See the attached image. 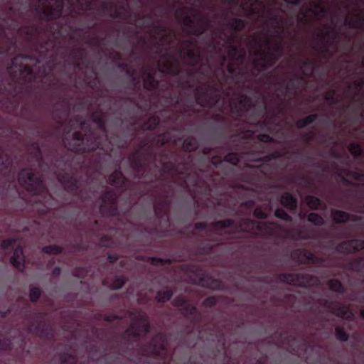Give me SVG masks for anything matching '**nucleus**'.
<instances>
[{
    "label": "nucleus",
    "instance_id": "nucleus-1",
    "mask_svg": "<svg viewBox=\"0 0 364 364\" xmlns=\"http://www.w3.org/2000/svg\"><path fill=\"white\" fill-rule=\"evenodd\" d=\"M254 68L247 70L232 63L231 60L227 66V74L225 70L220 69V75L216 76L218 85H208L197 86L195 89L196 102L204 108H213L218 105V109L221 112L224 109V103L219 105L223 95L229 97L232 92L237 97L235 102H230V111L237 117L238 121L247 123L264 129L267 124H272L277 115L273 114L270 119H263L267 107L263 103L258 109H254L253 116L247 118L250 110L255 108V104L252 97L243 92H237L240 87H245L247 84L254 82L256 79L252 77Z\"/></svg>",
    "mask_w": 364,
    "mask_h": 364
},
{
    "label": "nucleus",
    "instance_id": "nucleus-2",
    "mask_svg": "<svg viewBox=\"0 0 364 364\" xmlns=\"http://www.w3.org/2000/svg\"><path fill=\"white\" fill-rule=\"evenodd\" d=\"M33 60L36 63H39L40 60L36 57H33L31 54H20L11 60V65L9 68L10 78L7 83L4 82L5 75L0 70V76L2 80L0 83H3L7 88V92L4 94L1 97L7 96L11 99H15L19 102L18 97L23 93V87L18 85V80L22 83H30L37 80V75L32 66L29 65H19L17 66L19 60Z\"/></svg>",
    "mask_w": 364,
    "mask_h": 364
},
{
    "label": "nucleus",
    "instance_id": "nucleus-3",
    "mask_svg": "<svg viewBox=\"0 0 364 364\" xmlns=\"http://www.w3.org/2000/svg\"><path fill=\"white\" fill-rule=\"evenodd\" d=\"M162 171L164 173L172 172L179 175L183 178L181 186L191 191L193 189L203 188L205 192L210 191V183L213 182L211 173L202 170L190 171V164L186 161H182L177 165L168 161L164 163Z\"/></svg>",
    "mask_w": 364,
    "mask_h": 364
},
{
    "label": "nucleus",
    "instance_id": "nucleus-4",
    "mask_svg": "<svg viewBox=\"0 0 364 364\" xmlns=\"http://www.w3.org/2000/svg\"><path fill=\"white\" fill-rule=\"evenodd\" d=\"M151 324L148 316L144 312H139L136 318V322L130 325L122 334L121 341L114 346V350L117 354L116 359L120 356H132L135 352L133 342L139 346V339L146 336L151 331Z\"/></svg>",
    "mask_w": 364,
    "mask_h": 364
},
{
    "label": "nucleus",
    "instance_id": "nucleus-5",
    "mask_svg": "<svg viewBox=\"0 0 364 364\" xmlns=\"http://www.w3.org/2000/svg\"><path fill=\"white\" fill-rule=\"evenodd\" d=\"M18 181L28 192L39 198V202L46 208H51L55 199L49 192L44 180L31 168H22L18 174Z\"/></svg>",
    "mask_w": 364,
    "mask_h": 364
},
{
    "label": "nucleus",
    "instance_id": "nucleus-6",
    "mask_svg": "<svg viewBox=\"0 0 364 364\" xmlns=\"http://www.w3.org/2000/svg\"><path fill=\"white\" fill-rule=\"evenodd\" d=\"M73 140V142L68 143V149L73 153L82 154L94 152L97 149L103 153L106 152L102 146L101 136L91 127H87L85 133L81 131L74 132Z\"/></svg>",
    "mask_w": 364,
    "mask_h": 364
},
{
    "label": "nucleus",
    "instance_id": "nucleus-7",
    "mask_svg": "<svg viewBox=\"0 0 364 364\" xmlns=\"http://www.w3.org/2000/svg\"><path fill=\"white\" fill-rule=\"evenodd\" d=\"M237 228L242 232L252 233L268 238L278 237L283 231V226L277 222H258L249 218H241Z\"/></svg>",
    "mask_w": 364,
    "mask_h": 364
},
{
    "label": "nucleus",
    "instance_id": "nucleus-8",
    "mask_svg": "<svg viewBox=\"0 0 364 364\" xmlns=\"http://www.w3.org/2000/svg\"><path fill=\"white\" fill-rule=\"evenodd\" d=\"M167 335L164 332L156 333L150 341L139 346V354L146 359L153 358L165 362L167 358Z\"/></svg>",
    "mask_w": 364,
    "mask_h": 364
},
{
    "label": "nucleus",
    "instance_id": "nucleus-9",
    "mask_svg": "<svg viewBox=\"0 0 364 364\" xmlns=\"http://www.w3.org/2000/svg\"><path fill=\"white\" fill-rule=\"evenodd\" d=\"M63 9V0H55V6L50 5L44 9H40L39 6H38L36 8V11L38 16L39 20L52 23V26H50V31L60 33L62 29V25L58 23L57 20L62 17Z\"/></svg>",
    "mask_w": 364,
    "mask_h": 364
},
{
    "label": "nucleus",
    "instance_id": "nucleus-10",
    "mask_svg": "<svg viewBox=\"0 0 364 364\" xmlns=\"http://www.w3.org/2000/svg\"><path fill=\"white\" fill-rule=\"evenodd\" d=\"M23 318L31 321L27 328L28 333L34 334L41 338H50L53 337V328L43 321L42 313H30L28 309L23 312Z\"/></svg>",
    "mask_w": 364,
    "mask_h": 364
},
{
    "label": "nucleus",
    "instance_id": "nucleus-11",
    "mask_svg": "<svg viewBox=\"0 0 364 364\" xmlns=\"http://www.w3.org/2000/svg\"><path fill=\"white\" fill-rule=\"evenodd\" d=\"M255 55L256 58L252 60L254 79H257L261 73L273 67L281 58V55H277L270 49L267 50L259 49L255 52Z\"/></svg>",
    "mask_w": 364,
    "mask_h": 364
},
{
    "label": "nucleus",
    "instance_id": "nucleus-12",
    "mask_svg": "<svg viewBox=\"0 0 364 364\" xmlns=\"http://www.w3.org/2000/svg\"><path fill=\"white\" fill-rule=\"evenodd\" d=\"M20 31L24 34L28 42L36 46V50L40 53L41 58L46 57L48 52L54 48V41L50 38L41 41L38 40V35L41 31L39 27L36 26H24L21 27Z\"/></svg>",
    "mask_w": 364,
    "mask_h": 364
},
{
    "label": "nucleus",
    "instance_id": "nucleus-13",
    "mask_svg": "<svg viewBox=\"0 0 364 364\" xmlns=\"http://www.w3.org/2000/svg\"><path fill=\"white\" fill-rule=\"evenodd\" d=\"M283 154L278 151L265 155L257 159L255 161L262 164L257 167V169L252 171L250 181L252 184L259 183L263 176H267L272 173V166L270 162L274 159L282 158Z\"/></svg>",
    "mask_w": 364,
    "mask_h": 364
},
{
    "label": "nucleus",
    "instance_id": "nucleus-14",
    "mask_svg": "<svg viewBox=\"0 0 364 364\" xmlns=\"http://www.w3.org/2000/svg\"><path fill=\"white\" fill-rule=\"evenodd\" d=\"M235 225L233 219H225L215 221L210 224L211 230H216L214 235L210 236L209 240L215 244V245L223 243L224 238L235 237V232L230 230H223V229L232 228Z\"/></svg>",
    "mask_w": 364,
    "mask_h": 364
},
{
    "label": "nucleus",
    "instance_id": "nucleus-15",
    "mask_svg": "<svg viewBox=\"0 0 364 364\" xmlns=\"http://www.w3.org/2000/svg\"><path fill=\"white\" fill-rule=\"evenodd\" d=\"M164 194L159 196L154 204V212L159 219H165L168 223V213L171 207V199L169 194L173 193V188L167 185L163 188Z\"/></svg>",
    "mask_w": 364,
    "mask_h": 364
},
{
    "label": "nucleus",
    "instance_id": "nucleus-16",
    "mask_svg": "<svg viewBox=\"0 0 364 364\" xmlns=\"http://www.w3.org/2000/svg\"><path fill=\"white\" fill-rule=\"evenodd\" d=\"M102 204L100 206V213L105 217H114L119 215L117 207L118 195L114 190H107L100 197Z\"/></svg>",
    "mask_w": 364,
    "mask_h": 364
},
{
    "label": "nucleus",
    "instance_id": "nucleus-17",
    "mask_svg": "<svg viewBox=\"0 0 364 364\" xmlns=\"http://www.w3.org/2000/svg\"><path fill=\"white\" fill-rule=\"evenodd\" d=\"M58 179L66 192L84 200L80 179L76 174L64 172L58 174Z\"/></svg>",
    "mask_w": 364,
    "mask_h": 364
},
{
    "label": "nucleus",
    "instance_id": "nucleus-18",
    "mask_svg": "<svg viewBox=\"0 0 364 364\" xmlns=\"http://www.w3.org/2000/svg\"><path fill=\"white\" fill-rule=\"evenodd\" d=\"M275 278L279 283L306 287L312 285L314 277L309 274L281 273Z\"/></svg>",
    "mask_w": 364,
    "mask_h": 364
},
{
    "label": "nucleus",
    "instance_id": "nucleus-19",
    "mask_svg": "<svg viewBox=\"0 0 364 364\" xmlns=\"http://www.w3.org/2000/svg\"><path fill=\"white\" fill-rule=\"evenodd\" d=\"M144 88L148 91L159 92L164 95L170 88L168 82H161L156 78V70L149 68L144 78Z\"/></svg>",
    "mask_w": 364,
    "mask_h": 364
},
{
    "label": "nucleus",
    "instance_id": "nucleus-20",
    "mask_svg": "<svg viewBox=\"0 0 364 364\" xmlns=\"http://www.w3.org/2000/svg\"><path fill=\"white\" fill-rule=\"evenodd\" d=\"M162 57L164 58V60L159 62V71L162 74L178 76L181 73V65L178 59L168 54H164Z\"/></svg>",
    "mask_w": 364,
    "mask_h": 364
},
{
    "label": "nucleus",
    "instance_id": "nucleus-21",
    "mask_svg": "<svg viewBox=\"0 0 364 364\" xmlns=\"http://www.w3.org/2000/svg\"><path fill=\"white\" fill-rule=\"evenodd\" d=\"M131 168L134 171V178L144 179L147 171V166L143 160V153L140 150H136L128 158Z\"/></svg>",
    "mask_w": 364,
    "mask_h": 364
},
{
    "label": "nucleus",
    "instance_id": "nucleus-22",
    "mask_svg": "<svg viewBox=\"0 0 364 364\" xmlns=\"http://www.w3.org/2000/svg\"><path fill=\"white\" fill-rule=\"evenodd\" d=\"M195 45L196 41L194 40L188 39L184 42V46L178 50L180 55L186 56L189 60V64L193 67L197 66L202 58L199 50H196L191 48V46Z\"/></svg>",
    "mask_w": 364,
    "mask_h": 364
},
{
    "label": "nucleus",
    "instance_id": "nucleus-23",
    "mask_svg": "<svg viewBox=\"0 0 364 364\" xmlns=\"http://www.w3.org/2000/svg\"><path fill=\"white\" fill-rule=\"evenodd\" d=\"M364 249V240L352 239L344 240L338 243L336 247V252L343 254H350Z\"/></svg>",
    "mask_w": 364,
    "mask_h": 364
},
{
    "label": "nucleus",
    "instance_id": "nucleus-24",
    "mask_svg": "<svg viewBox=\"0 0 364 364\" xmlns=\"http://www.w3.org/2000/svg\"><path fill=\"white\" fill-rule=\"evenodd\" d=\"M2 76H0V82ZM7 92V88L3 83H0V109L8 114H14L19 106V102L9 97H1Z\"/></svg>",
    "mask_w": 364,
    "mask_h": 364
},
{
    "label": "nucleus",
    "instance_id": "nucleus-25",
    "mask_svg": "<svg viewBox=\"0 0 364 364\" xmlns=\"http://www.w3.org/2000/svg\"><path fill=\"white\" fill-rule=\"evenodd\" d=\"M291 257L300 264H317L319 262V259L313 253L304 249L294 250Z\"/></svg>",
    "mask_w": 364,
    "mask_h": 364
},
{
    "label": "nucleus",
    "instance_id": "nucleus-26",
    "mask_svg": "<svg viewBox=\"0 0 364 364\" xmlns=\"http://www.w3.org/2000/svg\"><path fill=\"white\" fill-rule=\"evenodd\" d=\"M326 38H331L334 41L337 38V33L331 36V31L328 30L324 33H320L318 34V43L320 44L318 50L323 58H326L327 55L330 53V43L326 41Z\"/></svg>",
    "mask_w": 364,
    "mask_h": 364
},
{
    "label": "nucleus",
    "instance_id": "nucleus-27",
    "mask_svg": "<svg viewBox=\"0 0 364 364\" xmlns=\"http://www.w3.org/2000/svg\"><path fill=\"white\" fill-rule=\"evenodd\" d=\"M1 128H0V130ZM13 167V159L8 154L4 153L1 146H0V177L9 175Z\"/></svg>",
    "mask_w": 364,
    "mask_h": 364
},
{
    "label": "nucleus",
    "instance_id": "nucleus-28",
    "mask_svg": "<svg viewBox=\"0 0 364 364\" xmlns=\"http://www.w3.org/2000/svg\"><path fill=\"white\" fill-rule=\"evenodd\" d=\"M284 342L294 354L299 353L300 345H302L303 348H306L308 346L307 338L302 337L301 341H299L296 336L291 334L284 338Z\"/></svg>",
    "mask_w": 364,
    "mask_h": 364
},
{
    "label": "nucleus",
    "instance_id": "nucleus-29",
    "mask_svg": "<svg viewBox=\"0 0 364 364\" xmlns=\"http://www.w3.org/2000/svg\"><path fill=\"white\" fill-rule=\"evenodd\" d=\"M223 161L228 162L233 166H237L240 162V156L237 152H230L227 154L223 158L220 156L215 155L210 159L211 164L216 168L222 164Z\"/></svg>",
    "mask_w": 364,
    "mask_h": 364
},
{
    "label": "nucleus",
    "instance_id": "nucleus-30",
    "mask_svg": "<svg viewBox=\"0 0 364 364\" xmlns=\"http://www.w3.org/2000/svg\"><path fill=\"white\" fill-rule=\"evenodd\" d=\"M331 215L333 219V221L336 224H342L346 223L348 221H353L356 222L360 220V217L356 215H351L346 211L341 210H336L333 209L331 210Z\"/></svg>",
    "mask_w": 364,
    "mask_h": 364
},
{
    "label": "nucleus",
    "instance_id": "nucleus-31",
    "mask_svg": "<svg viewBox=\"0 0 364 364\" xmlns=\"http://www.w3.org/2000/svg\"><path fill=\"white\" fill-rule=\"evenodd\" d=\"M151 26L153 28L151 31L155 34L156 38L163 34L158 43L161 46L165 43L169 45L171 43V33H168V28L164 25L154 23H151Z\"/></svg>",
    "mask_w": 364,
    "mask_h": 364
},
{
    "label": "nucleus",
    "instance_id": "nucleus-32",
    "mask_svg": "<svg viewBox=\"0 0 364 364\" xmlns=\"http://www.w3.org/2000/svg\"><path fill=\"white\" fill-rule=\"evenodd\" d=\"M193 16L198 20L200 26H196L194 24L193 27L190 28L189 33L193 36H200L205 32L206 28L209 26L210 22L205 16L200 13H196Z\"/></svg>",
    "mask_w": 364,
    "mask_h": 364
},
{
    "label": "nucleus",
    "instance_id": "nucleus-33",
    "mask_svg": "<svg viewBox=\"0 0 364 364\" xmlns=\"http://www.w3.org/2000/svg\"><path fill=\"white\" fill-rule=\"evenodd\" d=\"M10 262L19 272H23L25 268L23 248L18 245L14 250L10 257Z\"/></svg>",
    "mask_w": 364,
    "mask_h": 364
},
{
    "label": "nucleus",
    "instance_id": "nucleus-34",
    "mask_svg": "<svg viewBox=\"0 0 364 364\" xmlns=\"http://www.w3.org/2000/svg\"><path fill=\"white\" fill-rule=\"evenodd\" d=\"M320 304L325 308H327L333 314L343 317L346 314V310L344 306L336 304L334 301H330L326 299L319 300Z\"/></svg>",
    "mask_w": 364,
    "mask_h": 364
},
{
    "label": "nucleus",
    "instance_id": "nucleus-35",
    "mask_svg": "<svg viewBox=\"0 0 364 364\" xmlns=\"http://www.w3.org/2000/svg\"><path fill=\"white\" fill-rule=\"evenodd\" d=\"M107 182L115 187L123 188L127 183V179L122 173L120 168L114 170L108 177Z\"/></svg>",
    "mask_w": 364,
    "mask_h": 364
},
{
    "label": "nucleus",
    "instance_id": "nucleus-36",
    "mask_svg": "<svg viewBox=\"0 0 364 364\" xmlns=\"http://www.w3.org/2000/svg\"><path fill=\"white\" fill-rule=\"evenodd\" d=\"M58 105L61 107V108L55 107L53 109V115L56 122L60 125H63L64 119L62 116V112H65V117H68L70 109L68 102L65 99L60 101Z\"/></svg>",
    "mask_w": 364,
    "mask_h": 364
},
{
    "label": "nucleus",
    "instance_id": "nucleus-37",
    "mask_svg": "<svg viewBox=\"0 0 364 364\" xmlns=\"http://www.w3.org/2000/svg\"><path fill=\"white\" fill-rule=\"evenodd\" d=\"M71 154L57 155L53 159L54 166L58 170L64 171L67 168L71 166Z\"/></svg>",
    "mask_w": 364,
    "mask_h": 364
},
{
    "label": "nucleus",
    "instance_id": "nucleus-38",
    "mask_svg": "<svg viewBox=\"0 0 364 364\" xmlns=\"http://www.w3.org/2000/svg\"><path fill=\"white\" fill-rule=\"evenodd\" d=\"M275 85L279 86L285 90V95L287 96H294L299 90V85L296 83L294 79L291 78L287 82L284 81L276 82Z\"/></svg>",
    "mask_w": 364,
    "mask_h": 364
},
{
    "label": "nucleus",
    "instance_id": "nucleus-39",
    "mask_svg": "<svg viewBox=\"0 0 364 364\" xmlns=\"http://www.w3.org/2000/svg\"><path fill=\"white\" fill-rule=\"evenodd\" d=\"M280 203L289 210H294L297 208L298 200L289 192H285L281 196Z\"/></svg>",
    "mask_w": 364,
    "mask_h": 364
},
{
    "label": "nucleus",
    "instance_id": "nucleus-40",
    "mask_svg": "<svg viewBox=\"0 0 364 364\" xmlns=\"http://www.w3.org/2000/svg\"><path fill=\"white\" fill-rule=\"evenodd\" d=\"M83 52L84 49L80 47L76 49H73L70 54V58L75 61V68L79 70H82L87 66V63L82 60Z\"/></svg>",
    "mask_w": 364,
    "mask_h": 364
},
{
    "label": "nucleus",
    "instance_id": "nucleus-41",
    "mask_svg": "<svg viewBox=\"0 0 364 364\" xmlns=\"http://www.w3.org/2000/svg\"><path fill=\"white\" fill-rule=\"evenodd\" d=\"M200 284L203 287L214 290H222L223 288V282L219 279L213 278L212 277L208 278L201 277L200 279Z\"/></svg>",
    "mask_w": 364,
    "mask_h": 364
},
{
    "label": "nucleus",
    "instance_id": "nucleus-42",
    "mask_svg": "<svg viewBox=\"0 0 364 364\" xmlns=\"http://www.w3.org/2000/svg\"><path fill=\"white\" fill-rule=\"evenodd\" d=\"M182 310L184 315L188 316L193 323H197L200 321V314L196 306L188 303Z\"/></svg>",
    "mask_w": 364,
    "mask_h": 364
},
{
    "label": "nucleus",
    "instance_id": "nucleus-43",
    "mask_svg": "<svg viewBox=\"0 0 364 364\" xmlns=\"http://www.w3.org/2000/svg\"><path fill=\"white\" fill-rule=\"evenodd\" d=\"M91 118L94 123H95L99 129L103 133L105 138L107 140V127H106V121L105 119V117L102 113L92 112L91 114Z\"/></svg>",
    "mask_w": 364,
    "mask_h": 364
},
{
    "label": "nucleus",
    "instance_id": "nucleus-44",
    "mask_svg": "<svg viewBox=\"0 0 364 364\" xmlns=\"http://www.w3.org/2000/svg\"><path fill=\"white\" fill-rule=\"evenodd\" d=\"M343 268L356 272H364V257L354 259L343 265Z\"/></svg>",
    "mask_w": 364,
    "mask_h": 364
},
{
    "label": "nucleus",
    "instance_id": "nucleus-45",
    "mask_svg": "<svg viewBox=\"0 0 364 364\" xmlns=\"http://www.w3.org/2000/svg\"><path fill=\"white\" fill-rule=\"evenodd\" d=\"M182 146L185 152L191 153L196 151L198 149L199 144L196 137L189 136L183 139Z\"/></svg>",
    "mask_w": 364,
    "mask_h": 364
},
{
    "label": "nucleus",
    "instance_id": "nucleus-46",
    "mask_svg": "<svg viewBox=\"0 0 364 364\" xmlns=\"http://www.w3.org/2000/svg\"><path fill=\"white\" fill-rule=\"evenodd\" d=\"M237 36L235 33L231 34L228 38V56L230 58V60H232L235 57L237 56V54L240 52L239 47L235 44L237 41Z\"/></svg>",
    "mask_w": 364,
    "mask_h": 364
},
{
    "label": "nucleus",
    "instance_id": "nucleus-47",
    "mask_svg": "<svg viewBox=\"0 0 364 364\" xmlns=\"http://www.w3.org/2000/svg\"><path fill=\"white\" fill-rule=\"evenodd\" d=\"M160 122V118L156 114L151 115L143 124L140 126V129L143 131H151L155 129Z\"/></svg>",
    "mask_w": 364,
    "mask_h": 364
},
{
    "label": "nucleus",
    "instance_id": "nucleus-48",
    "mask_svg": "<svg viewBox=\"0 0 364 364\" xmlns=\"http://www.w3.org/2000/svg\"><path fill=\"white\" fill-rule=\"evenodd\" d=\"M151 138V144L156 146H163L170 141V136L168 133L164 132L158 135L151 134L149 135Z\"/></svg>",
    "mask_w": 364,
    "mask_h": 364
},
{
    "label": "nucleus",
    "instance_id": "nucleus-49",
    "mask_svg": "<svg viewBox=\"0 0 364 364\" xmlns=\"http://www.w3.org/2000/svg\"><path fill=\"white\" fill-rule=\"evenodd\" d=\"M173 294L172 289L166 287L165 289H161L156 292L155 299L157 302L164 304L172 298Z\"/></svg>",
    "mask_w": 364,
    "mask_h": 364
},
{
    "label": "nucleus",
    "instance_id": "nucleus-50",
    "mask_svg": "<svg viewBox=\"0 0 364 364\" xmlns=\"http://www.w3.org/2000/svg\"><path fill=\"white\" fill-rule=\"evenodd\" d=\"M246 24L247 22L244 19L240 18H232L228 21L227 26L231 30L235 32H240L245 28Z\"/></svg>",
    "mask_w": 364,
    "mask_h": 364
},
{
    "label": "nucleus",
    "instance_id": "nucleus-51",
    "mask_svg": "<svg viewBox=\"0 0 364 364\" xmlns=\"http://www.w3.org/2000/svg\"><path fill=\"white\" fill-rule=\"evenodd\" d=\"M60 364H75L77 358L74 353L65 350L59 355Z\"/></svg>",
    "mask_w": 364,
    "mask_h": 364
},
{
    "label": "nucleus",
    "instance_id": "nucleus-52",
    "mask_svg": "<svg viewBox=\"0 0 364 364\" xmlns=\"http://www.w3.org/2000/svg\"><path fill=\"white\" fill-rule=\"evenodd\" d=\"M345 25L351 28H363L364 26V16L358 14L355 19L346 18Z\"/></svg>",
    "mask_w": 364,
    "mask_h": 364
},
{
    "label": "nucleus",
    "instance_id": "nucleus-53",
    "mask_svg": "<svg viewBox=\"0 0 364 364\" xmlns=\"http://www.w3.org/2000/svg\"><path fill=\"white\" fill-rule=\"evenodd\" d=\"M329 289L333 292L343 294L345 293V288L342 282L337 279H331L327 282Z\"/></svg>",
    "mask_w": 364,
    "mask_h": 364
},
{
    "label": "nucleus",
    "instance_id": "nucleus-54",
    "mask_svg": "<svg viewBox=\"0 0 364 364\" xmlns=\"http://www.w3.org/2000/svg\"><path fill=\"white\" fill-rule=\"evenodd\" d=\"M256 4H262V2L259 0H245L240 4V6L242 11L248 10L251 14H255L257 13L255 8Z\"/></svg>",
    "mask_w": 364,
    "mask_h": 364
},
{
    "label": "nucleus",
    "instance_id": "nucleus-55",
    "mask_svg": "<svg viewBox=\"0 0 364 364\" xmlns=\"http://www.w3.org/2000/svg\"><path fill=\"white\" fill-rule=\"evenodd\" d=\"M269 20L274 23V32L279 35L284 30L285 22L283 19L279 18L278 16L269 14Z\"/></svg>",
    "mask_w": 364,
    "mask_h": 364
},
{
    "label": "nucleus",
    "instance_id": "nucleus-56",
    "mask_svg": "<svg viewBox=\"0 0 364 364\" xmlns=\"http://www.w3.org/2000/svg\"><path fill=\"white\" fill-rule=\"evenodd\" d=\"M318 117V114L316 113L311 114L310 115L306 116V117L303 119H299L296 123V126L299 129H302L307 125L312 124L314 122Z\"/></svg>",
    "mask_w": 364,
    "mask_h": 364
},
{
    "label": "nucleus",
    "instance_id": "nucleus-57",
    "mask_svg": "<svg viewBox=\"0 0 364 364\" xmlns=\"http://www.w3.org/2000/svg\"><path fill=\"white\" fill-rule=\"evenodd\" d=\"M305 200L307 205L311 210H318L323 205L322 200L314 196H307Z\"/></svg>",
    "mask_w": 364,
    "mask_h": 364
},
{
    "label": "nucleus",
    "instance_id": "nucleus-58",
    "mask_svg": "<svg viewBox=\"0 0 364 364\" xmlns=\"http://www.w3.org/2000/svg\"><path fill=\"white\" fill-rule=\"evenodd\" d=\"M343 173L348 178L359 181L364 185V173L348 169H345Z\"/></svg>",
    "mask_w": 364,
    "mask_h": 364
},
{
    "label": "nucleus",
    "instance_id": "nucleus-59",
    "mask_svg": "<svg viewBox=\"0 0 364 364\" xmlns=\"http://www.w3.org/2000/svg\"><path fill=\"white\" fill-rule=\"evenodd\" d=\"M42 251L45 254L58 255L63 252V247L56 245H46Z\"/></svg>",
    "mask_w": 364,
    "mask_h": 364
},
{
    "label": "nucleus",
    "instance_id": "nucleus-60",
    "mask_svg": "<svg viewBox=\"0 0 364 364\" xmlns=\"http://www.w3.org/2000/svg\"><path fill=\"white\" fill-rule=\"evenodd\" d=\"M335 335L337 340L346 342L349 339V334L345 331L343 326H336L335 328Z\"/></svg>",
    "mask_w": 364,
    "mask_h": 364
},
{
    "label": "nucleus",
    "instance_id": "nucleus-61",
    "mask_svg": "<svg viewBox=\"0 0 364 364\" xmlns=\"http://www.w3.org/2000/svg\"><path fill=\"white\" fill-rule=\"evenodd\" d=\"M136 150H140V151L142 153V150H144L146 154L153 158L156 157V154L151 150V146L149 145V139H144L141 141L139 149Z\"/></svg>",
    "mask_w": 364,
    "mask_h": 364
},
{
    "label": "nucleus",
    "instance_id": "nucleus-62",
    "mask_svg": "<svg viewBox=\"0 0 364 364\" xmlns=\"http://www.w3.org/2000/svg\"><path fill=\"white\" fill-rule=\"evenodd\" d=\"M126 278L123 276L114 277L109 287L113 290L121 289L126 283Z\"/></svg>",
    "mask_w": 364,
    "mask_h": 364
},
{
    "label": "nucleus",
    "instance_id": "nucleus-63",
    "mask_svg": "<svg viewBox=\"0 0 364 364\" xmlns=\"http://www.w3.org/2000/svg\"><path fill=\"white\" fill-rule=\"evenodd\" d=\"M307 220L309 222L316 226L322 225L324 223L323 218L319 214L316 213H309L307 216Z\"/></svg>",
    "mask_w": 364,
    "mask_h": 364
},
{
    "label": "nucleus",
    "instance_id": "nucleus-64",
    "mask_svg": "<svg viewBox=\"0 0 364 364\" xmlns=\"http://www.w3.org/2000/svg\"><path fill=\"white\" fill-rule=\"evenodd\" d=\"M348 151L355 157L360 156L363 152L362 146L356 142H352L349 144Z\"/></svg>",
    "mask_w": 364,
    "mask_h": 364
}]
</instances>
